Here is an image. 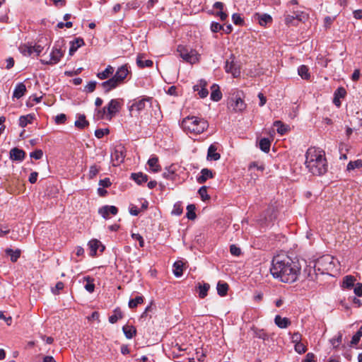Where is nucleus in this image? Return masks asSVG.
I'll list each match as a JSON object with an SVG mask.
<instances>
[{
  "instance_id": "obj_1",
  "label": "nucleus",
  "mask_w": 362,
  "mask_h": 362,
  "mask_svg": "<svg viewBox=\"0 0 362 362\" xmlns=\"http://www.w3.org/2000/svg\"><path fill=\"white\" fill-rule=\"evenodd\" d=\"M300 267L287 256L273 257V278L284 283H293L298 279Z\"/></svg>"
},
{
  "instance_id": "obj_2",
  "label": "nucleus",
  "mask_w": 362,
  "mask_h": 362,
  "mask_svg": "<svg viewBox=\"0 0 362 362\" xmlns=\"http://www.w3.org/2000/svg\"><path fill=\"white\" fill-rule=\"evenodd\" d=\"M305 165L308 171L313 175H323L327 170L325 152L314 147L309 148L305 153Z\"/></svg>"
},
{
  "instance_id": "obj_3",
  "label": "nucleus",
  "mask_w": 362,
  "mask_h": 362,
  "mask_svg": "<svg viewBox=\"0 0 362 362\" xmlns=\"http://www.w3.org/2000/svg\"><path fill=\"white\" fill-rule=\"evenodd\" d=\"M182 127L187 133L200 134L209 127L206 120L197 117H187L182 121Z\"/></svg>"
},
{
  "instance_id": "obj_4",
  "label": "nucleus",
  "mask_w": 362,
  "mask_h": 362,
  "mask_svg": "<svg viewBox=\"0 0 362 362\" xmlns=\"http://www.w3.org/2000/svg\"><path fill=\"white\" fill-rule=\"evenodd\" d=\"M334 267V259L332 256L328 255L317 259L314 264L315 269L322 274L332 272Z\"/></svg>"
},
{
  "instance_id": "obj_5",
  "label": "nucleus",
  "mask_w": 362,
  "mask_h": 362,
  "mask_svg": "<svg viewBox=\"0 0 362 362\" xmlns=\"http://www.w3.org/2000/svg\"><path fill=\"white\" fill-rule=\"evenodd\" d=\"M62 45L56 44L52 49L48 59H41L40 62L43 64L54 65L59 62L64 56V51L62 49Z\"/></svg>"
},
{
  "instance_id": "obj_6",
  "label": "nucleus",
  "mask_w": 362,
  "mask_h": 362,
  "mask_svg": "<svg viewBox=\"0 0 362 362\" xmlns=\"http://www.w3.org/2000/svg\"><path fill=\"white\" fill-rule=\"evenodd\" d=\"M177 52L184 61L191 64H195L199 61V54L197 52L192 49H189L185 46L179 45Z\"/></svg>"
},
{
  "instance_id": "obj_7",
  "label": "nucleus",
  "mask_w": 362,
  "mask_h": 362,
  "mask_svg": "<svg viewBox=\"0 0 362 362\" xmlns=\"http://www.w3.org/2000/svg\"><path fill=\"white\" fill-rule=\"evenodd\" d=\"M152 98L150 97H140L136 98L129 103V111L131 115L135 111L137 113H139L142 110H144L147 104H151Z\"/></svg>"
},
{
  "instance_id": "obj_8",
  "label": "nucleus",
  "mask_w": 362,
  "mask_h": 362,
  "mask_svg": "<svg viewBox=\"0 0 362 362\" xmlns=\"http://www.w3.org/2000/svg\"><path fill=\"white\" fill-rule=\"evenodd\" d=\"M122 105V99H112L107 105L105 106L107 109V119L110 120L117 112H119Z\"/></svg>"
},
{
  "instance_id": "obj_9",
  "label": "nucleus",
  "mask_w": 362,
  "mask_h": 362,
  "mask_svg": "<svg viewBox=\"0 0 362 362\" xmlns=\"http://www.w3.org/2000/svg\"><path fill=\"white\" fill-rule=\"evenodd\" d=\"M130 74H131V71L129 70L128 65L124 64V65L119 66L117 69L115 75L112 77L117 81V83L119 85V84L124 83L125 78Z\"/></svg>"
},
{
  "instance_id": "obj_10",
  "label": "nucleus",
  "mask_w": 362,
  "mask_h": 362,
  "mask_svg": "<svg viewBox=\"0 0 362 362\" xmlns=\"http://www.w3.org/2000/svg\"><path fill=\"white\" fill-rule=\"evenodd\" d=\"M113 165L117 166L122 163L125 158V150L122 146H118L111 154Z\"/></svg>"
},
{
  "instance_id": "obj_11",
  "label": "nucleus",
  "mask_w": 362,
  "mask_h": 362,
  "mask_svg": "<svg viewBox=\"0 0 362 362\" xmlns=\"http://www.w3.org/2000/svg\"><path fill=\"white\" fill-rule=\"evenodd\" d=\"M118 209L115 206L105 205L98 209V214L102 216L105 219L110 218V215H116Z\"/></svg>"
},
{
  "instance_id": "obj_12",
  "label": "nucleus",
  "mask_w": 362,
  "mask_h": 362,
  "mask_svg": "<svg viewBox=\"0 0 362 362\" xmlns=\"http://www.w3.org/2000/svg\"><path fill=\"white\" fill-rule=\"evenodd\" d=\"M304 18L303 13H298L293 15H288L286 16L285 22L288 25H298Z\"/></svg>"
},
{
  "instance_id": "obj_13",
  "label": "nucleus",
  "mask_w": 362,
  "mask_h": 362,
  "mask_svg": "<svg viewBox=\"0 0 362 362\" xmlns=\"http://www.w3.org/2000/svg\"><path fill=\"white\" fill-rule=\"evenodd\" d=\"M10 158L14 161L21 162L25 157V152L17 147H14L10 151Z\"/></svg>"
},
{
  "instance_id": "obj_14",
  "label": "nucleus",
  "mask_w": 362,
  "mask_h": 362,
  "mask_svg": "<svg viewBox=\"0 0 362 362\" xmlns=\"http://www.w3.org/2000/svg\"><path fill=\"white\" fill-rule=\"evenodd\" d=\"M254 18L257 20L261 26L266 27L272 23V16L267 13H255Z\"/></svg>"
},
{
  "instance_id": "obj_15",
  "label": "nucleus",
  "mask_w": 362,
  "mask_h": 362,
  "mask_svg": "<svg viewBox=\"0 0 362 362\" xmlns=\"http://www.w3.org/2000/svg\"><path fill=\"white\" fill-rule=\"evenodd\" d=\"M206 82L204 80H200L199 84L193 86V89L194 91L198 92V94L201 98H204L209 94V91L206 88Z\"/></svg>"
},
{
  "instance_id": "obj_16",
  "label": "nucleus",
  "mask_w": 362,
  "mask_h": 362,
  "mask_svg": "<svg viewBox=\"0 0 362 362\" xmlns=\"http://www.w3.org/2000/svg\"><path fill=\"white\" fill-rule=\"evenodd\" d=\"M225 70L227 73H230L234 78L238 77L240 74V69L237 67L236 64H235L233 61H226Z\"/></svg>"
},
{
  "instance_id": "obj_17",
  "label": "nucleus",
  "mask_w": 362,
  "mask_h": 362,
  "mask_svg": "<svg viewBox=\"0 0 362 362\" xmlns=\"http://www.w3.org/2000/svg\"><path fill=\"white\" fill-rule=\"evenodd\" d=\"M275 325L281 329H286L291 325V321L288 317H282L279 315H276L274 317Z\"/></svg>"
},
{
  "instance_id": "obj_18",
  "label": "nucleus",
  "mask_w": 362,
  "mask_h": 362,
  "mask_svg": "<svg viewBox=\"0 0 362 362\" xmlns=\"http://www.w3.org/2000/svg\"><path fill=\"white\" fill-rule=\"evenodd\" d=\"M201 175L197 177V180L199 184L204 183L208 179L214 177V173L208 168H203L201 170Z\"/></svg>"
},
{
  "instance_id": "obj_19",
  "label": "nucleus",
  "mask_w": 362,
  "mask_h": 362,
  "mask_svg": "<svg viewBox=\"0 0 362 362\" xmlns=\"http://www.w3.org/2000/svg\"><path fill=\"white\" fill-rule=\"evenodd\" d=\"M100 86L104 89L105 93H108L111 90H113L116 88L119 84L117 83V81L114 79L113 77L107 79V81L103 82Z\"/></svg>"
},
{
  "instance_id": "obj_20",
  "label": "nucleus",
  "mask_w": 362,
  "mask_h": 362,
  "mask_svg": "<svg viewBox=\"0 0 362 362\" xmlns=\"http://www.w3.org/2000/svg\"><path fill=\"white\" fill-rule=\"evenodd\" d=\"M71 47L69 48V54L73 55L76 50L85 45L83 39L81 37H76L70 42Z\"/></svg>"
},
{
  "instance_id": "obj_21",
  "label": "nucleus",
  "mask_w": 362,
  "mask_h": 362,
  "mask_svg": "<svg viewBox=\"0 0 362 362\" xmlns=\"http://www.w3.org/2000/svg\"><path fill=\"white\" fill-rule=\"evenodd\" d=\"M273 127H276V132L280 135L285 134L290 129V127L288 125L284 124L283 122H281L279 120L275 121L274 122H273Z\"/></svg>"
},
{
  "instance_id": "obj_22",
  "label": "nucleus",
  "mask_w": 362,
  "mask_h": 362,
  "mask_svg": "<svg viewBox=\"0 0 362 362\" xmlns=\"http://www.w3.org/2000/svg\"><path fill=\"white\" fill-rule=\"evenodd\" d=\"M25 85L23 83H19L16 85L14 89L13 97L19 99L25 95Z\"/></svg>"
},
{
  "instance_id": "obj_23",
  "label": "nucleus",
  "mask_w": 362,
  "mask_h": 362,
  "mask_svg": "<svg viewBox=\"0 0 362 362\" xmlns=\"http://www.w3.org/2000/svg\"><path fill=\"white\" fill-rule=\"evenodd\" d=\"M131 178L138 185H141L142 183L146 182L148 181V177L147 175L139 172L132 173Z\"/></svg>"
},
{
  "instance_id": "obj_24",
  "label": "nucleus",
  "mask_w": 362,
  "mask_h": 362,
  "mask_svg": "<svg viewBox=\"0 0 362 362\" xmlns=\"http://www.w3.org/2000/svg\"><path fill=\"white\" fill-rule=\"evenodd\" d=\"M115 69L111 65H107L105 69L97 74V77L100 80L109 79L110 76L114 73Z\"/></svg>"
},
{
  "instance_id": "obj_25",
  "label": "nucleus",
  "mask_w": 362,
  "mask_h": 362,
  "mask_svg": "<svg viewBox=\"0 0 362 362\" xmlns=\"http://www.w3.org/2000/svg\"><path fill=\"white\" fill-rule=\"evenodd\" d=\"M216 147L211 144L208 148L207 160H218L220 159L221 156L218 153H216Z\"/></svg>"
},
{
  "instance_id": "obj_26",
  "label": "nucleus",
  "mask_w": 362,
  "mask_h": 362,
  "mask_svg": "<svg viewBox=\"0 0 362 362\" xmlns=\"http://www.w3.org/2000/svg\"><path fill=\"white\" fill-rule=\"evenodd\" d=\"M144 55L143 54H139L136 58V64L137 66L141 68L144 69L146 67H151L153 64V62L152 60L146 59L144 60Z\"/></svg>"
},
{
  "instance_id": "obj_27",
  "label": "nucleus",
  "mask_w": 362,
  "mask_h": 362,
  "mask_svg": "<svg viewBox=\"0 0 362 362\" xmlns=\"http://www.w3.org/2000/svg\"><path fill=\"white\" fill-rule=\"evenodd\" d=\"M211 99L214 101L218 102L222 98V93L219 90V87L216 84H213L211 87Z\"/></svg>"
},
{
  "instance_id": "obj_28",
  "label": "nucleus",
  "mask_w": 362,
  "mask_h": 362,
  "mask_svg": "<svg viewBox=\"0 0 362 362\" xmlns=\"http://www.w3.org/2000/svg\"><path fill=\"white\" fill-rule=\"evenodd\" d=\"M228 284L226 282L219 281L217 284V293L220 296H225L227 295L228 291Z\"/></svg>"
},
{
  "instance_id": "obj_29",
  "label": "nucleus",
  "mask_w": 362,
  "mask_h": 362,
  "mask_svg": "<svg viewBox=\"0 0 362 362\" xmlns=\"http://www.w3.org/2000/svg\"><path fill=\"white\" fill-rule=\"evenodd\" d=\"M148 165H149L151 170L154 173H157L161 169L160 165L158 164V158L156 156L151 157L148 159Z\"/></svg>"
},
{
  "instance_id": "obj_30",
  "label": "nucleus",
  "mask_w": 362,
  "mask_h": 362,
  "mask_svg": "<svg viewBox=\"0 0 362 362\" xmlns=\"http://www.w3.org/2000/svg\"><path fill=\"white\" fill-rule=\"evenodd\" d=\"M20 52L26 57H29L33 54V45L30 44H23L18 47Z\"/></svg>"
},
{
  "instance_id": "obj_31",
  "label": "nucleus",
  "mask_w": 362,
  "mask_h": 362,
  "mask_svg": "<svg viewBox=\"0 0 362 362\" xmlns=\"http://www.w3.org/2000/svg\"><path fill=\"white\" fill-rule=\"evenodd\" d=\"M122 312L119 308H117L114 310L113 314L109 317V322L111 324H115L117 322L118 320L122 319Z\"/></svg>"
},
{
  "instance_id": "obj_32",
  "label": "nucleus",
  "mask_w": 362,
  "mask_h": 362,
  "mask_svg": "<svg viewBox=\"0 0 362 362\" xmlns=\"http://www.w3.org/2000/svg\"><path fill=\"white\" fill-rule=\"evenodd\" d=\"M122 330L127 339H132L136 334V329L134 326L125 325L122 327Z\"/></svg>"
},
{
  "instance_id": "obj_33",
  "label": "nucleus",
  "mask_w": 362,
  "mask_h": 362,
  "mask_svg": "<svg viewBox=\"0 0 362 362\" xmlns=\"http://www.w3.org/2000/svg\"><path fill=\"white\" fill-rule=\"evenodd\" d=\"M74 124L76 127L80 129H83L85 127L88 126L89 122L86 119V116L84 115H80Z\"/></svg>"
},
{
  "instance_id": "obj_34",
  "label": "nucleus",
  "mask_w": 362,
  "mask_h": 362,
  "mask_svg": "<svg viewBox=\"0 0 362 362\" xmlns=\"http://www.w3.org/2000/svg\"><path fill=\"white\" fill-rule=\"evenodd\" d=\"M199 297L200 298H204L208 293V291L210 288V285L208 283L199 284Z\"/></svg>"
},
{
  "instance_id": "obj_35",
  "label": "nucleus",
  "mask_w": 362,
  "mask_h": 362,
  "mask_svg": "<svg viewBox=\"0 0 362 362\" xmlns=\"http://www.w3.org/2000/svg\"><path fill=\"white\" fill-rule=\"evenodd\" d=\"M34 118H35V116L31 114H29V115H27L25 116H21V117H20V119H19V125L21 127H25L28 124H30L33 122V120L34 119Z\"/></svg>"
},
{
  "instance_id": "obj_36",
  "label": "nucleus",
  "mask_w": 362,
  "mask_h": 362,
  "mask_svg": "<svg viewBox=\"0 0 362 362\" xmlns=\"http://www.w3.org/2000/svg\"><path fill=\"white\" fill-rule=\"evenodd\" d=\"M271 142L267 138H262L259 140V148L266 153H268L270 149Z\"/></svg>"
},
{
  "instance_id": "obj_37",
  "label": "nucleus",
  "mask_w": 362,
  "mask_h": 362,
  "mask_svg": "<svg viewBox=\"0 0 362 362\" xmlns=\"http://www.w3.org/2000/svg\"><path fill=\"white\" fill-rule=\"evenodd\" d=\"M183 263L181 261L175 262L173 264V273L175 276L179 277L183 273Z\"/></svg>"
},
{
  "instance_id": "obj_38",
  "label": "nucleus",
  "mask_w": 362,
  "mask_h": 362,
  "mask_svg": "<svg viewBox=\"0 0 362 362\" xmlns=\"http://www.w3.org/2000/svg\"><path fill=\"white\" fill-rule=\"evenodd\" d=\"M100 245V242L97 240H91L88 243V246L90 249V256L93 257L96 255L97 250Z\"/></svg>"
},
{
  "instance_id": "obj_39",
  "label": "nucleus",
  "mask_w": 362,
  "mask_h": 362,
  "mask_svg": "<svg viewBox=\"0 0 362 362\" xmlns=\"http://www.w3.org/2000/svg\"><path fill=\"white\" fill-rule=\"evenodd\" d=\"M362 168V160L358 159L354 161H350L346 166V170L350 172L355 169H358V168Z\"/></svg>"
},
{
  "instance_id": "obj_40",
  "label": "nucleus",
  "mask_w": 362,
  "mask_h": 362,
  "mask_svg": "<svg viewBox=\"0 0 362 362\" xmlns=\"http://www.w3.org/2000/svg\"><path fill=\"white\" fill-rule=\"evenodd\" d=\"M298 73L303 79L308 80L310 78L309 69L305 65L298 67Z\"/></svg>"
},
{
  "instance_id": "obj_41",
  "label": "nucleus",
  "mask_w": 362,
  "mask_h": 362,
  "mask_svg": "<svg viewBox=\"0 0 362 362\" xmlns=\"http://www.w3.org/2000/svg\"><path fill=\"white\" fill-rule=\"evenodd\" d=\"M5 252L7 255L10 256L11 260L13 262H16L21 255V251L19 250L13 251L12 249L8 248L5 250Z\"/></svg>"
},
{
  "instance_id": "obj_42",
  "label": "nucleus",
  "mask_w": 362,
  "mask_h": 362,
  "mask_svg": "<svg viewBox=\"0 0 362 362\" xmlns=\"http://www.w3.org/2000/svg\"><path fill=\"white\" fill-rule=\"evenodd\" d=\"M356 279L352 276H346L344 278L343 286L347 288H350L354 285Z\"/></svg>"
},
{
  "instance_id": "obj_43",
  "label": "nucleus",
  "mask_w": 362,
  "mask_h": 362,
  "mask_svg": "<svg viewBox=\"0 0 362 362\" xmlns=\"http://www.w3.org/2000/svg\"><path fill=\"white\" fill-rule=\"evenodd\" d=\"M195 206L194 204H189L187 206V217L189 220H194L196 218V214H195Z\"/></svg>"
},
{
  "instance_id": "obj_44",
  "label": "nucleus",
  "mask_w": 362,
  "mask_h": 362,
  "mask_svg": "<svg viewBox=\"0 0 362 362\" xmlns=\"http://www.w3.org/2000/svg\"><path fill=\"white\" fill-rule=\"evenodd\" d=\"M232 105L235 111H242L245 107V104L240 98H237L234 105Z\"/></svg>"
},
{
  "instance_id": "obj_45",
  "label": "nucleus",
  "mask_w": 362,
  "mask_h": 362,
  "mask_svg": "<svg viewBox=\"0 0 362 362\" xmlns=\"http://www.w3.org/2000/svg\"><path fill=\"white\" fill-rule=\"evenodd\" d=\"M143 301H144V299H143L142 296H136L135 298L131 299L129 301V307L130 308H134L137 307V305L139 304H141L143 303Z\"/></svg>"
},
{
  "instance_id": "obj_46",
  "label": "nucleus",
  "mask_w": 362,
  "mask_h": 362,
  "mask_svg": "<svg viewBox=\"0 0 362 362\" xmlns=\"http://www.w3.org/2000/svg\"><path fill=\"white\" fill-rule=\"evenodd\" d=\"M199 194L201 197L202 201H206L210 199V197L207 194V187L202 186L198 191Z\"/></svg>"
},
{
  "instance_id": "obj_47",
  "label": "nucleus",
  "mask_w": 362,
  "mask_h": 362,
  "mask_svg": "<svg viewBox=\"0 0 362 362\" xmlns=\"http://www.w3.org/2000/svg\"><path fill=\"white\" fill-rule=\"evenodd\" d=\"M85 280L87 281V284L85 285L86 290L89 293H93L95 288V285L93 283V280H91L89 276L85 277Z\"/></svg>"
},
{
  "instance_id": "obj_48",
  "label": "nucleus",
  "mask_w": 362,
  "mask_h": 362,
  "mask_svg": "<svg viewBox=\"0 0 362 362\" xmlns=\"http://www.w3.org/2000/svg\"><path fill=\"white\" fill-rule=\"evenodd\" d=\"M294 349L299 354H304L307 350L306 346L301 341L294 344Z\"/></svg>"
},
{
  "instance_id": "obj_49",
  "label": "nucleus",
  "mask_w": 362,
  "mask_h": 362,
  "mask_svg": "<svg viewBox=\"0 0 362 362\" xmlns=\"http://www.w3.org/2000/svg\"><path fill=\"white\" fill-rule=\"evenodd\" d=\"M100 168L96 165H93L90 167L88 177L90 179H93L99 172Z\"/></svg>"
},
{
  "instance_id": "obj_50",
  "label": "nucleus",
  "mask_w": 362,
  "mask_h": 362,
  "mask_svg": "<svg viewBox=\"0 0 362 362\" xmlns=\"http://www.w3.org/2000/svg\"><path fill=\"white\" fill-rule=\"evenodd\" d=\"M182 213V207L180 203L175 204L173 206V209L172 211V214L175 216H180Z\"/></svg>"
},
{
  "instance_id": "obj_51",
  "label": "nucleus",
  "mask_w": 362,
  "mask_h": 362,
  "mask_svg": "<svg viewBox=\"0 0 362 362\" xmlns=\"http://www.w3.org/2000/svg\"><path fill=\"white\" fill-rule=\"evenodd\" d=\"M109 133V130L107 129H98L95 131V136L98 139L103 138L105 134Z\"/></svg>"
},
{
  "instance_id": "obj_52",
  "label": "nucleus",
  "mask_w": 362,
  "mask_h": 362,
  "mask_svg": "<svg viewBox=\"0 0 362 362\" xmlns=\"http://www.w3.org/2000/svg\"><path fill=\"white\" fill-rule=\"evenodd\" d=\"M232 21L235 25H242L244 22L243 19L241 18L240 15L238 13H233L232 15Z\"/></svg>"
},
{
  "instance_id": "obj_53",
  "label": "nucleus",
  "mask_w": 362,
  "mask_h": 362,
  "mask_svg": "<svg viewBox=\"0 0 362 362\" xmlns=\"http://www.w3.org/2000/svg\"><path fill=\"white\" fill-rule=\"evenodd\" d=\"M41 100V97H37L36 95H32L29 98L28 101L27 102L28 106H33L34 103H38Z\"/></svg>"
},
{
  "instance_id": "obj_54",
  "label": "nucleus",
  "mask_w": 362,
  "mask_h": 362,
  "mask_svg": "<svg viewBox=\"0 0 362 362\" xmlns=\"http://www.w3.org/2000/svg\"><path fill=\"white\" fill-rule=\"evenodd\" d=\"M43 156V152L40 149L35 150L30 153V156L36 160L40 159Z\"/></svg>"
},
{
  "instance_id": "obj_55",
  "label": "nucleus",
  "mask_w": 362,
  "mask_h": 362,
  "mask_svg": "<svg viewBox=\"0 0 362 362\" xmlns=\"http://www.w3.org/2000/svg\"><path fill=\"white\" fill-rule=\"evenodd\" d=\"M223 29V26L217 22H212L211 24V30L213 33H217Z\"/></svg>"
},
{
  "instance_id": "obj_56",
  "label": "nucleus",
  "mask_w": 362,
  "mask_h": 362,
  "mask_svg": "<svg viewBox=\"0 0 362 362\" xmlns=\"http://www.w3.org/2000/svg\"><path fill=\"white\" fill-rule=\"evenodd\" d=\"M98 119H107V109L105 106L102 108L101 110H97V115H96Z\"/></svg>"
},
{
  "instance_id": "obj_57",
  "label": "nucleus",
  "mask_w": 362,
  "mask_h": 362,
  "mask_svg": "<svg viewBox=\"0 0 362 362\" xmlns=\"http://www.w3.org/2000/svg\"><path fill=\"white\" fill-rule=\"evenodd\" d=\"M97 83L95 81H90L85 87V90L88 93H92L95 90Z\"/></svg>"
},
{
  "instance_id": "obj_58",
  "label": "nucleus",
  "mask_w": 362,
  "mask_h": 362,
  "mask_svg": "<svg viewBox=\"0 0 362 362\" xmlns=\"http://www.w3.org/2000/svg\"><path fill=\"white\" fill-rule=\"evenodd\" d=\"M132 237L133 239L136 240L139 243V246L143 247L144 246V240L142 236L139 233H132Z\"/></svg>"
},
{
  "instance_id": "obj_59",
  "label": "nucleus",
  "mask_w": 362,
  "mask_h": 362,
  "mask_svg": "<svg viewBox=\"0 0 362 362\" xmlns=\"http://www.w3.org/2000/svg\"><path fill=\"white\" fill-rule=\"evenodd\" d=\"M64 283L62 281H59L57 283L54 288H52V291L54 294H58L59 291L64 288Z\"/></svg>"
},
{
  "instance_id": "obj_60",
  "label": "nucleus",
  "mask_w": 362,
  "mask_h": 362,
  "mask_svg": "<svg viewBox=\"0 0 362 362\" xmlns=\"http://www.w3.org/2000/svg\"><path fill=\"white\" fill-rule=\"evenodd\" d=\"M54 120L57 124H64L66 120V116L62 113L57 115Z\"/></svg>"
},
{
  "instance_id": "obj_61",
  "label": "nucleus",
  "mask_w": 362,
  "mask_h": 362,
  "mask_svg": "<svg viewBox=\"0 0 362 362\" xmlns=\"http://www.w3.org/2000/svg\"><path fill=\"white\" fill-rule=\"evenodd\" d=\"M230 252L231 255L234 256H239L241 253V250L235 245H231L230 247Z\"/></svg>"
},
{
  "instance_id": "obj_62",
  "label": "nucleus",
  "mask_w": 362,
  "mask_h": 362,
  "mask_svg": "<svg viewBox=\"0 0 362 362\" xmlns=\"http://www.w3.org/2000/svg\"><path fill=\"white\" fill-rule=\"evenodd\" d=\"M212 14H214L216 16L219 17L222 21H226L228 18V14L226 13L223 12V10H220L216 13H212Z\"/></svg>"
},
{
  "instance_id": "obj_63",
  "label": "nucleus",
  "mask_w": 362,
  "mask_h": 362,
  "mask_svg": "<svg viewBox=\"0 0 362 362\" xmlns=\"http://www.w3.org/2000/svg\"><path fill=\"white\" fill-rule=\"evenodd\" d=\"M301 339H302V336L298 332L294 333L291 337V341L294 344L300 342Z\"/></svg>"
},
{
  "instance_id": "obj_64",
  "label": "nucleus",
  "mask_w": 362,
  "mask_h": 362,
  "mask_svg": "<svg viewBox=\"0 0 362 362\" xmlns=\"http://www.w3.org/2000/svg\"><path fill=\"white\" fill-rule=\"evenodd\" d=\"M354 293L358 296H362V284H356L354 288Z\"/></svg>"
}]
</instances>
